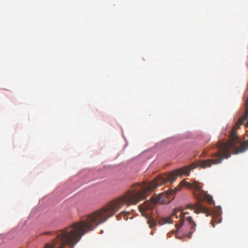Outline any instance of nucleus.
<instances>
[{
    "mask_svg": "<svg viewBox=\"0 0 248 248\" xmlns=\"http://www.w3.org/2000/svg\"><path fill=\"white\" fill-rule=\"evenodd\" d=\"M178 190L177 189H175V191L173 192L174 194H175Z\"/></svg>",
    "mask_w": 248,
    "mask_h": 248,
    "instance_id": "obj_9",
    "label": "nucleus"
},
{
    "mask_svg": "<svg viewBox=\"0 0 248 248\" xmlns=\"http://www.w3.org/2000/svg\"><path fill=\"white\" fill-rule=\"evenodd\" d=\"M128 214V212H122L120 214H118L116 216V217L118 220H120L121 219V216L123 215L124 216V220H126V219H127V218H126L125 217Z\"/></svg>",
    "mask_w": 248,
    "mask_h": 248,
    "instance_id": "obj_7",
    "label": "nucleus"
},
{
    "mask_svg": "<svg viewBox=\"0 0 248 248\" xmlns=\"http://www.w3.org/2000/svg\"><path fill=\"white\" fill-rule=\"evenodd\" d=\"M186 208L194 210V213L196 214H199L200 213L208 214L209 212V210L206 207L199 203H196L195 204H188L186 205Z\"/></svg>",
    "mask_w": 248,
    "mask_h": 248,
    "instance_id": "obj_5",
    "label": "nucleus"
},
{
    "mask_svg": "<svg viewBox=\"0 0 248 248\" xmlns=\"http://www.w3.org/2000/svg\"><path fill=\"white\" fill-rule=\"evenodd\" d=\"M169 196V192L167 193V196Z\"/></svg>",
    "mask_w": 248,
    "mask_h": 248,
    "instance_id": "obj_10",
    "label": "nucleus"
},
{
    "mask_svg": "<svg viewBox=\"0 0 248 248\" xmlns=\"http://www.w3.org/2000/svg\"><path fill=\"white\" fill-rule=\"evenodd\" d=\"M221 219L220 216L219 214L214 215L213 216V219L211 222L213 227H215V223H219L221 222Z\"/></svg>",
    "mask_w": 248,
    "mask_h": 248,
    "instance_id": "obj_6",
    "label": "nucleus"
},
{
    "mask_svg": "<svg viewBox=\"0 0 248 248\" xmlns=\"http://www.w3.org/2000/svg\"><path fill=\"white\" fill-rule=\"evenodd\" d=\"M185 222L187 224V229L184 235L190 238L192 233L196 230V224L187 212H183L181 209L176 208L173 210L170 216L160 219L158 223L160 225H163L165 223L174 222L175 223L176 228L178 229L184 225Z\"/></svg>",
    "mask_w": 248,
    "mask_h": 248,
    "instance_id": "obj_2",
    "label": "nucleus"
},
{
    "mask_svg": "<svg viewBox=\"0 0 248 248\" xmlns=\"http://www.w3.org/2000/svg\"><path fill=\"white\" fill-rule=\"evenodd\" d=\"M158 202V199L152 198L150 201L144 202L139 206V209L142 216L148 219L147 223L150 228H154L157 225V222L155 219L151 217L153 210Z\"/></svg>",
    "mask_w": 248,
    "mask_h": 248,
    "instance_id": "obj_4",
    "label": "nucleus"
},
{
    "mask_svg": "<svg viewBox=\"0 0 248 248\" xmlns=\"http://www.w3.org/2000/svg\"><path fill=\"white\" fill-rule=\"evenodd\" d=\"M180 184L182 186H186L192 190L195 198L199 202L205 200L209 203L213 202L212 197L202 190V186L198 181L189 183L183 180Z\"/></svg>",
    "mask_w": 248,
    "mask_h": 248,
    "instance_id": "obj_3",
    "label": "nucleus"
},
{
    "mask_svg": "<svg viewBox=\"0 0 248 248\" xmlns=\"http://www.w3.org/2000/svg\"><path fill=\"white\" fill-rule=\"evenodd\" d=\"M52 233V232H45L44 234H46V235H51Z\"/></svg>",
    "mask_w": 248,
    "mask_h": 248,
    "instance_id": "obj_8",
    "label": "nucleus"
},
{
    "mask_svg": "<svg viewBox=\"0 0 248 248\" xmlns=\"http://www.w3.org/2000/svg\"><path fill=\"white\" fill-rule=\"evenodd\" d=\"M165 184V174H160L153 181H143L132 185L129 190L110 201L100 209L89 214L58 232L56 238L44 248H74L88 231L93 230L125 205H136L145 199L156 188Z\"/></svg>",
    "mask_w": 248,
    "mask_h": 248,
    "instance_id": "obj_1",
    "label": "nucleus"
}]
</instances>
